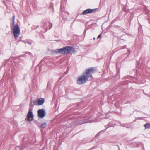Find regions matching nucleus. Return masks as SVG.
I'll return each mask as SVG.
<instances>
[{
    "mask_svg": "<svg viewBox=\"0 0 150 150\" xmlns=\"http://www.w3.org/2000/svg\"><path fill=\"white\" fill-rule=\"evenodd\" d=\"M94 69L93 68H91L87 69L85 72L82 75L79 76L78 79L77 83L79 84H82L84 83L87 81L89 77H92V74L93 73Z\"/></svg>",
    "mask_w": 150,
    "mask_h": 150,
    "instance_id": "nucleus-1",
    "label": "nucleus"
},
{
    "mask_svg": "<svg viewBox=\"0 0 150 150\" xmlns=\"http://www.w3.org/2000/svg\"><path fill=\"white\" fill-rule=\"evenodd\" d=\"M88 117H78L73 122L71 123L69 125V127H74L75 126L79 125H81L84 123L92 122L94 120L90 119Z\"/></svg>",
    "mask_w": 150,
    "mask_h": 150,
    "instance_id": "nucleus-2",
    "label": "nucleus"
},
{
    "mask_svg": "<svg viewBox=\"0 0 150 150\" xmlns=\"http://www.w3.org/2000/svg\"><path fill=\"white\" fill-rule=\"evenodd\" d=\"M53 51L54 52L58 54H65L68 53L72 54L75 53L74 48L69 46H67L62 48L53 50Z\"/></svg>",
    "mask_w": 150,
    "mask_h": 150,
    "instance_id": "nucleus-3",
    "label": "nucleus"
},
{
    "mask_svg": "<svg viewBox=\"0 0 150 150\" xmlns=\"http://www.w3.org/2000/svg\"><path fill=\"white\" fill-rule=\"evenodd\" d=\"M20 29L18 25L16 24L13 29V34L15 39H17L20 35Z\"/></svg>",
    "mask_w": 150,
    "mask_h": 150,
    "instance_id": "nucleus-4",
    "label": "nucleus"
},
{
    "mask_svg": "<svg viewBox=\"0 0 150 150\" xmlns=\"http://www.w3.org/2000/svg\"><path fill=\"white\" fill-rule=\"evenodd\" d=\"M38 113L39 118H43L45 116V111L44 109H40L38 111Z\"/></svg>",
    "mask_w": 150,
    "mask_h": 150,
    "instance_id": "nucleus-5",
    "label": "nucleus"
},
{
    "mask_svg": "<svg viewBox=\"0 0 150 150\" xmlns=\"http://www.w3.org/2000/svg\"><path fill=\"white\" fill-rule=\"evenodd\" d=\"M33 116L32 109H30L27 115L28 121L30 122L33 120Z\"/></svg>",
    "mask_w": 150,
    "mask_h": 150,
    "instance_id": "nucleus-6",
    "label": "nucleus"
},
{
    "mask_svg": "<svg viewBox=\"0 0 150 150\" xmlns=\"http://www.w3.org/2000/svg\"><path fill=\"white\" fill-rule=\"evenodd\" d=\"M45 100L43 98H41L38 99L37 101H34L33 103L34 105H42L44 102Z\"/></svg>",
    "mask_w": 150,
    "mask_h": 150,
    "instance_id": "nucleus-7",
    "label": "nucleus"
},
{
    "mask_svg": "<svg viewBox=\"0 0 150 150\" xmlns=\"http://www.w3.org/2000/svg\"><path fill=\"white\" fill-rule=\"evenodd\" d=\"M96 9H88L86 10H85L84 11L81 13L80 14L81 15H85L87 14L91 13H92L93 11H94Z\"/></svg>",
    "mask_w": 150,
    "mask_h": 150,
    "instance_id": "nucleus-8",
    "label": "nucleus"
},
{
    "mask_svg": "<svg viewBox=\"0 0 150 150\" xmlns=\"http://www.w3.org/2000/svg\"><path fill=\"white\" fill-rule=\"evenodd\" d=\"M120 125L123 127H125L126 128H130L131 127V125H130L126 124H120Z\"/></svg>",
    "mask_w": 150,
    "mask_h": 150,
    "instance_id": "nucleus-9",
    "label": "nucleus"
},
{
    "mask_svg": "<svg viewBox=\"0 0 150 150\" xmlns=\"http://www.w3.org/2000/svg\"><path fill=\"white\" fill-rule=\"evenodd\" d=\"M21 41L23 43H28L30 45H31V43L30 42V41H29L28 40H21Z\"/></svg>",
    "mask_w": 150,
    "mask_h": 150,
    "instance_id": "nucleus-10",
    "label": "nucleus"
},
{
    "mask_svg": "<svg viewBox=\"0 0 150 150\" xmlns=\"http://www.w3.org/2000/svg\"><path fill=\"white\" fill-rule=\"evenodd\" d=\"M144 127L145 129L149 128L150 124L149 123H146L144 125Z\"/></svg>",
    "mask_w": 150,
    "mask_h": 150,
    "instance_id": "nucleus-11",
    "label": "nucleus"
},
{
    "mask_svg": "<svg viewBox=\"0 0 150 150\" xmlns=\"http://www.w3.org/2000/svg\"><path fill=\"white\" fill-rule=\"evenodd\" d=\"M14 23H15V21H11V28H12L14 27Z\"/></svg>",
    "mask_w": 150,
    "mask_h": 150,
    "instance_id": "nucleus-12",
    "label": "nucleus"
},
{
    "mask_svg": "<svg viewBox=\"0 0 150 150\" xmlns=\"http://www.w3.org/2000/svg\"><path fill=\"white\" fill-rule=\"evenodd\" d=\"M9 61H10V60L9 59H7L5 62H4L3 64L5 66H6V65H7V63Z\"/></svg>",
    "mask_w": 150,
    "mask_h": 150,
    "instance_id": "nucleus-13",
    "label": "nucleus"
},
{
    "mask_svg": "<svg viewBox=\"0 0 150 150\" xmlns=\"http://www.w3.org/2000/svg\"><path fill=\"white\" fill-rule=\"evenodd\" d=\"M46 125V123H43L42 124L40 127L42 128H44Z\"/></svg>",
    "mask_w": 150,
    "mask_h": 150,
    "instance_id": "nucleus-14",
    "label": "nucleus"
},
{
    "mask_svg": "<svg viewBox=\"0 0 150 150\" xmlns=\"http://www.w3.org/2000/svg\"><path fill=\"white\" fill-rule=\"evenodd\" d=\"M105 131H104V132H103V131H101L100 132H99L96 135V137H97L98 135H99V134H100L102 132H104Z\"/></svg>",
    "mask_w": 150,
    "mask_h": 150,
    "instance_id": "nucleus-15",
    "label": "nucleus"
},
{
    "mask_svg": "<svg viewBox=\"0 0 150 150\" xmlns=\"http://www.w3.org/2000/svg\"><path fill=\"white\" fill-rule=\"evenodd\" d=\"M30 107L32 108H33V105L31 102H30Z\"/></svg>",
    "mask_w": 150,
    "mask_h": 150,
    "instance_id": "nucleus-16",
    "label": "nucleus"
},
{
    "mask_svg": "<svg viewBox=\"0 0 150 150\" xmlns=\"http://www.w3.org/2000/svg\"><path fill=\"white\" fill-rule=\"evenodd\" d=\"M52 26V24L51 23H50V25L49 26V29H50L51 28Z\"/></svg>",
    "mask_w": 150,
    "mask_h": 150,
    "instance_id": "nucleus-17",
    "label": "nucleus"
},
{
    "mask_svg": "<svg viewBox=\"0 0 150 150\" xmlns=\"http://www.w3.org/2000/svg\"><path fill=\"white\" fill-rule=\"evenodd\" d=\"M101 34H100L98 37L97 39L100 38H101Z\"/></svg>",
    "mask_w": 150,
    "mask_h": 150,
    "instance_id": "nucleus-18",
    "label": "nucleus"
},
{
    "mask_svg": "<svg viewBox=\"0 0 150 150\" xmlns=\"http://www.w3.org/2000/svg\"><path fill=\"white\" fill-rule=\"evenodd\" d=\"M12 21H15V16L13 15L12 18Z\"/></svg>",
    "mask_w": 150,
    "mask_h": 150,
    "instance_id": "nucleus-19",
    "label": "nucleus"
},
{
    "mask_svg": "<svg viewBox=\"0 0 150 150\" xmlns=\"http://www.w3.org/2000/svg\"><path fill=\"white\" fill-rule=\"evenodd\" d=\"M137 145H138V144H139V145H141V146H142V145H143V144H142V143H137Z\"/></svg>",
    "mask_w": 150,
    "mask_h": 150,
    "instance_id": "nucleus-20",
    "label": "nucleus"
},
{
    "mask_svg": "<svg viewBox=\"0 0 150 150\" xmlns=\"http://www.w3.org/2000/svg\"><path fill=\"white\" fill-rule=\"evenodd\" d=\"M27 54H28V55H32V54H31V53L30 52H28L27 53Z\"/></svg>",
    "mask_w": 150,
    "mask_h": 150,
    "instance_id": "nucleus-21",
    "label": "nucleus"
},
{
    "mask_svg": "<svg viewBox=\"0 0 150 150\" xmlns=\"http://www.w3.org/2000/svg\"><path fill=\"white\" fill-rule=\"evenodd\" d=\"M86 32V30H85L83 32V33H84V36L85 35Z\"/></svg>",
    "mask_w": 150,
    "mask_h": 150,
    "instance_id": "nucleus-22",
    "label": "nucleus"
},
{
    "mask_svg": "<svg viewBox=\"0 0 150 150\" xmlns=\"http://www.w3.org/2000/svg\"><path fill=\"white\" fill-rule=\"evenodd\" d=\"M126 45H125L123 47V49H124V48H126Z\"/></svg>",
    "mask_w": 150,
    "mask_h": 150,
    "instance_id": "nucleus-23",
    "label": "nucleus"
},
{
    "mask_svg": "<svg viewBox=\"0 0 150 150\" xmlns=\"http://www.w3.org/2000/svg\"><path fill=\"white\" fill-rule=\"evenodd\" d=\"M127 51H128V52H129V53H130V52L129 50L128 49H127Z\"/></svg>",
    "mask_w": 150,
    "mask_h": 150,
    "instance_id": "nucleus-24",
    "label": "nucleus"
},
{
    "mask_svg": "<svg viewBox=\"0 0 150 150\" xmlns=\"http://www.w3.org/2000/svg\"><path fill=\"white\" fill-rule=\"evenodd\" d=\"M95 39H96L95 38V37H94V38H93V40H95Z\"/></svg>",
    "mask_w": 150,
    "mask_h": 150,
    "instance_id": "nucleus-25",
    "label": "nucleus"
},
{
    "mask_svg": "<svg viewBox=\"0 0 150 150\" xmlns=\"http://www.w3.org/2000/svg\"><path fill=\"white\" fill-rule=\"evenodd\" d=\"M108 126H110V124H109V125Z\"/></svg>",
    "mask_w": 150,
    "mask_h": 150,
    "instance_id": "nucleus-26",
    "label": "nucleus"
},
{
    "mask_svg": "<svg viewBox=\"0 0 150 150\" xmlns=\"http://www.w3.org/2000/svg\"><path fill=\"white\" fill-rule=\"evenodd\" d=\"M138 145H137V147H138Z\"/></svg>",
    "mask_w": 150,
    "mask_h": 150,
    "instance_id": "nucleus-27",
    "label": "nucleus"
}]
</instances>
